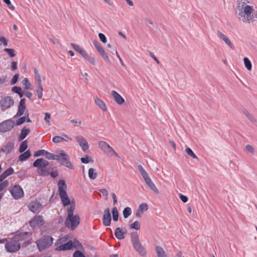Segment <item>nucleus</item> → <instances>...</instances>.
Masks as SVG:
<instances>
[{"label": "nucleus", "instance_id": "obj_42", "mask_svg": "<svg viewBox=\"0 0 257 257\" xmlns=\"http://www.w3.org/2000/svg\"><path fill=\"white\" fill-rule=\"evenodd\" d=\"M22 84L25 86L26 89H30L31 88V83L27 78H24L22 81Z\"/></svg>", "mask_w": 257, "mask_h": 257}, {"label": "nucleus", "instance_id": "obj_18", "mask_svg": "<svg viewBox=\"0 0 257 257\" xmlns=\"http://www.w3.org/2000/svg\"><path fill=\"white\" fill-rule=\"evenodd\" d=\"M49 165V162L43 158L37 159L34 162L33 164V166L34 167L38 168V169L41 168H46Z\"/></svg>", "mask_w": 257, "mask_h": 257}, {"label": "nucleus", "instance_id": "obj_15", "mask_svg": "<svg viewBox=\"0 0 257 257\" xmlns=\"http://www.w3.org/2000/svg\"><path fill=\"white\" fill-rule=\"evenodd\" d=\"M42 207V205L37 200L31 202L28 205L29 210L33 213H39Z\"/></svg>", "mask_w": 257, "mask_h": 257}, {"label": "nucleus", "instance_id": "obj_3", "mask_svg": "<svg viewBox=\"0 0 257 257\" xmlns=\"http://www.w3.org/2000/svg\"><path fill=\"white\" fill-rule=\"evenodd\" d=\"M75 209L74 205L67 207V216L65 220V225L66 227L70 228L71 230L75 229L80 223V217L77 214H74Z\"/></svg>", "mask_w": 257, "mask_h": 257}, {"label": "nucleus", "instance_id": "obj_52", "mask_svg": "<svg viewBox=\"0 0 257 257\" xmlns=\"http://www.w3.org/2000/svg\"><path fill=\"white\" fill-rule=\"evenodd\" d=\"M3 45L4 47L8 46V40L5 37L0 38V45Z\"/></svg>", "mask_w": 257, "mask_h": 257}, {"label": "nucleus", "instance_id": "obj_45", "mask_svg": "<svg viewBox=\"0 0 257 257\" xmlns=\"http://www.w3.org/2000/svg\"><path fill=\"white\" fill-rule=\"evenodd\" d=\"M130 227L132 229L139 230L140 228V224L138 221H136L130 225Z\"/></svg>", "mask_w": 257, "mask_h": 257}, {"label": "nucleus", "instance_id": "obj_8", "mask_svg": "<svg viewBox=\"0 0 257 257\" xmlns=\"http://www.w3.org/2000/svg\"><path fill=\"white\" fill-rule=\"evenodd\" d=\"M99 148L103 151L108 156H115L119 158L118 154L115 152L114 149L110 147L106 142L100 141L98 143Z\"/></svg>", "mask_w": 257, "mask_h": 257}, {"label": "nucleus", "instance_id": "obj_4", "mask_svg": "<svg viewBox=\"0 0 257 257\" xmlns=\"http://www.w3.org/2000/svg\"><path fill=\"white\" fill-rule=\"evenodd\" d=\"M14 234L15 239L22 246H26L31 243L32 233L28 231L18 230Z\"/></svg>", "mask_w": 257, "mask_h": 257}, {"label": "nucleus", "instance_id": "obj_35", "mask_svg": "<svg viewBox=\"0 0 257 257\" xmlns=\"http://www.w3.org/2000/svg\"><path fill=\"white\" fill-rule=\"evenodd\" d=\"M97 176V173L93 168H90L88 170V177L91 180H94Z\"/></svg>", "mask_w": 257, "mask_h": 257}, {"label": "nucleus", "instance_id": "obj_64", "mask_svg": "<svg viewBox=\"0 0 257 257\" xmlns=\"http://www.w3.org/2000/svg\"><path fill=\"white\" fill-rule=\"evenodd\" d=\"M138 169L141 175L147 172L141 165H138Z\"/></svg>", "mask_w": 257, "mask_h": 257}, {"label": "nucleus", "instance_id": "obj_22", "mask_svg": "<svg viewBox=\"0 0 257 257\" xmlns=\"http://www.w3.org/2000/svg\"><path fill=\"white\" fill-rule=\"evenodd\" d=\"M111 94L114 99V100L116 101V102L119 104H122L124 102V99L123 98V97L116 91L112 90L111 92Z\"/></svg>", "mask_w": 257, "mask_h": 257}, {"label": "nucleus", "instance_id": "obj_49", "mask_svg": "<svg viewBox=\"0 0 257 257\" xmlns=\"http://www.w3.org/2000/svg\"><path fill=\"white\" fill-rule=\"evenodd\" d=\"M186 153L189 156H191L193 158H194V159H197V157L196 156V155L193 153V152L192 151V150L190 148H187L186 149Z\"/></svg>", "mask_w": 257, "mask_h": 257}, {"label": "nucleus", "instance_id": "obj_28", "mask_svg": "<svg viewBox=\"0 0 257 257\" xmlns=\"http://www.w3.org/2000/svg\"><path fill=\"white\" fill-rule=\"evenodd\" d=\"M71 46L76 51L80 54L82 57L87 52L84 49L81 48L79 45L77 44L71 43Z\"/></svg>", "mask_w": 257, "mask_h": 257}, {"label": "nucleus", "instance_id": "obj_58", "mask_svg": "<svg viewBox=\"0 0 257 257\" xmlns=\"http://www.w3.org/2000/svg\"><path fill=\"white\" fill-rule=\"evenodd\" d=\"M73 257H85V255L82 252L80 251L79 250L75 251L73 254Z\"/></svg>", "mask_w": 257, "mask_h": 257}, {"label": "nucleus", "instance_id": "obj_59", "mask_svg": "<svg viewBox=\"0 0 257 257\" xmlns=\"http://www.w3.org/2000/svg\"><path fill=\"white\" fill-rule=\"evenodd\" d=\"M98 37L100 40V41L103 43H106L107 42V39L105 36L102 33H99Z\"/></svg>", "mask_w": 257, "mask_h": 257}, {"label": "nucleus", "instance_id": "obj_13", "mask_svg": "<svg viewBox=\"0 0 257 257\" xmlns=\"http://www.w3.org/2000/svg\"><path fill=\"white\" fill-rule=\"evenodd\" d=\"M26 109V100L25 98H22L20 100L19 104L18 105V111L16 115L14 116V118H18L23 114H25V112Z\"/></svg>", "mask_w": 257, "mask_h": 257}, {"label": "nucleus", "instance_id": "obj_39", "mask_svg": "<svg viewBox=\"0 0 257 257\" xmlns=\"http://www.w3.org/2000/svg\"><path fill=\"white\" fill-rule=\"evenodd\" d=\"M112 218L114 221H117L118 218V213L117 208L114 207L112 209Z\"/></svg>", "mask_w": 257, "mask_h": 257}, {"label": "nucleus", "instance_id": "obj_10", "mask_svg": "<svg viewBox=\"0 0 257 257\" xmlns=\"http://www.w3.org/2000/svg\"><path fill=\"white\" fill-rule=\"evenodd\" d=\"M14 104V100L11 96L2 97L0 99V107L2 111H5Z\"/></svg>", "mask_w": 257, "mask_h": 257}, {"label": "nucleus", "instance_id": "obj_20", "mask_svg": "<svg viewBox=\"0 0 257 257\" xmlns=\"http://www.w3.org/2000/svg\"><path fill=\"white\" fill-rule=\"evenodd\" d=\"M14 148V143L9 142L2 147L1 151L6 154H10Z\"/></svg>", "mask_w": 257, "mask_h": 257}, {"label": "nucleus", "instance_id": "obj_23", "mask_svg": "<svg viewBox=\"0 0 257 257\" xmlns=\"http://www.w3.org/2000/svg\"><path fill=\"white\" fill-rule=\"evenodd\" d=\"M14 172V170L12 167L8 168L0 175V182H2L7 177L13 174Z\"/></svg>", "mask_w": 257, "mask_h": 257}, {"label": "nucleus", "instance_id": "obj_38", "mask_svg": "<svg viewBox=\"0 0 257 257\" xmlns=\"http://www.w3.org/2000/svg\"><path fill=\"white\" fill-rule=\"evenodd\" d=\"M132 211L130 207H125L122 212V214L124 218H127L132 214Z\"/></svg>", "mask_w": 257, "mask_h": 257}, {"label": "nucleus", "instance_id": "obj_41", "mask_svg": "<svg viewBox=\"0 0 257 257\" xmlns=\"http://www.w3.org/2000/svg\"><path fill=\"white\" fill-rule=\"evenodd\" d=\"M243 61L246 69L248 70H250L251 69L252 65L250 60L247 58L245 57L243 58Z\"/></svg>", "mask_w": 257, "mask_h": 257}, {"label": "nucleus", "instance_id": "obj_9", "mask_svg": "<svg viewBox=\"0 0 257 257\" xmlns=\"http://www.w3.org/2000/svg\"><path fill=\"white\" fill-rule=\"evenodd\" d=\"M5 248L9 252H16L20 249L21 245L13 236L11 240L5 244Z\"/></svg>", "mask_w": 257, "mask_h": 257}, {"label": "nucleus", "instance_id": "obj_21", "mask_svg": "<svg viewBox=\"0 0 257 257\" xmlns=\"http://www.w3.org/2000/svg\"><path fill=\"white\" fill-rule=\"evenodd\" d=\"M217 36L221 39L231 49H234V45L230 41V40L224 34H223L220 31H217Z\"/></svg>", "mask_w": 257, "mask_h": 257}, {"label": "nucleus", "instance_id": "obj_17", "mask_svg": "<svg viewBox=\"0 0 257 257\" xmlns=\"http://www.w3.org/2000/svg\"><path fill=\"white\" fill-rule=\"evenodd\" d=\"M43 218L42 216H36L29 221V224L30 226L34 228L37 226L43 225Z\"/></svg>", "mask_w": 257, "mask_h": 257}, {"label": "nucleus", "instance_id": "obj_56", "mask_svg": "<svg viewBox=\"0 0 257 257\" xmlns=\"http://www.w3.org/2000/svg\"><path fill=\"white\" fill-rule=\"evenodd\" d=\"M19 74H16L14 75V76H13V77L11 81V85H14L17 82L18 78H19Z\"/></svg>", "mask_w": 257, "mask_h": 257}, {"label": "nucleus", "instance_id": "obj_26", "mask_svg": "<svg viewBox=\"0 0 257 257\" xmlns=\"http://www.w3.org/2000/svg\"><path fill=\"white\" fill-rule=\"evenodd\" d=\"M30 133V129L26 127H24L21 132V134L19 136V139L20 141L23 140Z\"/></svg>", "mask_w": 257, "mask_h": 257}, {"label": "nucleus", "instance_id": "obj_34", "mask_svg": "<svg viewBox=\"0 0 257 257\" xmlns=\"http://www.w3.org/2000/svg\"><path fill=\"white\" fill-rule=\"evenodd\" d=\"M45 156L46 157V158L47 159L50 160H56V161L58 159V155L53 154L51 153H50V152L47 151H46Z\"/></svg>", "mask_w": 257, "mask_h": 257}, {"label": "nucleus", "instance_id": "obj_32", "mask_svg": "<svg viewBox=\"0 0 257 257\" xmlns=\"http://www.w3.org/2000/svg\"><path fill=\"white\" fill-rule=\"evenodd\" d=\"M83 57L89 63H90L91 64H92L93 65H95L96 64V62L95 61V58L89 55L87 52H86L84 55L83 56Z\"/></svg>", "mask_w": 257, "mask_h": 257}, {"label": "nucleus", "instance_id": "obj_46", "mask_svg": "<svg viewBox=\"0 0 257 257\" xmlns=\"http://www.w3.org/2000/svg\"><path fill=\"white\" fill-rule=\"evenodd\" d=\"M65 140L64 138H63V137H62L61 136H58L54 137L52 139L53 142L54 143H56V144L60 143Z\"/></svg>", "mask_w": 257, "mask_h": 257}, {"label": "nucleus", "instance_id": "obj_27", "mask_svg": "<svg viewBox=\"0 0 257 257\" xmlns=\"http://www.w3.org/2000/svg\"><path fill=\"white\" fill-rule=\"evenodd\" d=\"M148 186L151 189L154 193L156 194H159V191L157 189V187L155 185V184L153 182L152 180H150L149 181L146 182Z\"/></svg>", "mask_w": 257, "mask_h": 257}, {"label": "nucleus", "instance_id": "obj_50", "mask_svg": "<svg viewBox=\"0 0 257 257\" xmlns=\"http://www.w3.org/2000/svg\"><path fill=\"white\" fill-rule=\"evenodd\" d=\"M4 51L8 53V54L10 55V57H13L16 56V54L15 53V51L14 49H10V48H5Z\"/></svg>", "mask_w": 257, "mask_h": 257}, {"label": "nucleus", "instance_id": "obj_40", "mask_svg": "<svg viewBox=\"0 0 257 257\" xmlns=\"http://www.w3.org/2000/svg\"><path fill=\"white\" fill-rule=\"evenodd\" d=\"M34 72L35 74V77L36 81L37 82V83H41V76L38 72V70L37 68H34Z\"/></svg>", "mask_w": 257, "mask_h": 257}, {"label": "nucleus", "instance_id": "obj_11", "mask_svg": "<svg viewBox=\"0 0 257 257\" xmlns=\"http://www.w3.org/2000/svg\"><path fill=\"white\" fill-rule=\"evenodd\" d=\"M9 191L13 197L16 200H18L24 197V191L21 186L18 184L10 187Z\"/></svg>", "mask_w": 257, "mask_h": 257}, {"label": "nucleus", "instance_id": "obj_61", "mask_svg": "<svg viewBox=\"0 0 257 257\" xmlns=\"http://www.w3.org/2000/svg\"><path fill=\"white\" fill-rule=\"evenodd\" d=\"M245 149L248 152L251 153L252 154H254V149L252 146L250 145H247L245 146Z\"/></svg>", "mask_w": 257, "mask_h": 257}, {"label": "nucleus", "instance_id": "obj_12", "mask_svg": "<svg viewBox=\"0 0 257 257\" xmlns=\"http://www.w3.org/2000/svg\"><path fill=\"white\" fill-rule=\"evenodd\" d=\"M15 125V121L9 119L0 123V132L5 133L10 131Z\"/></svg>", "mask_w": 257, "mask_h": 257}, {"label": "nucleus", "instance_id": "obj_62", "mask_svg": "<svg viewBox=\"0 0 257 257\" xmlns=\"http://www.w3.org/2000/svg\"><path fill=\"white\" fill-rule=\"evenodd\" d=\"M22 88L19 86H14L12 88V91L13 92L16 93L17 94H18V93L20 92V91H22Z\"/></svg>", "mask_w": 257, "mask_h": 257}, {"label": "nucleus", "instance_id": "obj_31", "mask_svg": "<svg viewBox=\"0 0 257 257\" xmlns=\"http://www.w3.org/2000/svg\"><path fill=\"white\" fill-rule=\"evenodd\" d=\"M124 232H123L119 227H117L115 230L114 234L118 239H123L124 238Z\"/></svg>", "mask_w": 257, "mask_h": 257}, {"label": "nucleus", "instance_id": "obj_6", "mask_svg": "<svg viewBox=\"0 0 257 257\" xmlns=\"http://www.w3.org/2000/svg\"><path fill=\"white\" fill-rule=\"evenodd\" d=\"M58 159L56 160L61 165L70 170L74 169V167L71 162L69 155L63 150H60L58 155Z\"/></svg>", "mask_w": 257, "mask_h": 257}, {"label": "nucleus", "instance_id": "obj_37", "mask_svg": "<svg viewBox=\"0 0 257 257\" xmlns=\"http://www.w3.org/2000/svg\"><path fill=\"white\" fill-rule=\"evenodd\" d=\"M28 148V142L26 140L23 141L19 147V152L21 153H23Z\"/></svg>", "mask_w": 257, "mask_h": 257}, {"label": "nucleus", "instance_id": "obj_63", "mask_svg": "<svg viewBox=\"0 0 257 257\" xmlns=\"http://www.w3.org/2000/svg\"><path fill=\"white\" fill-rule=\"evenodd\" d=\"M81 161L82 163L87 164L90 161L89 160L88 156L86 155L84 157H82L81 158Z\"/></svg>", "mask_w": 257, "mask_h": 257}, {"label": "nucleus", "instance_id": "obj_14", "mask_svg": "<svg viewBox=\"0 0 257 257\" xmlns=\"http://www.w3.org/2000/svg\"><path fill=\"white\" fill-rule=\"evenodd\" d=\"M75 139L82 151L86 152L89 149V145L86 140L82 136H77Z\"/></svg>", "mask_w": 257, "mask_h": 257}, {"label": "nucleus", "instance_id": "obj_47", "mask_svg": "<svg viewBox=\"0 0 257 257\" xmlns=\"http://www.w3.org/2000/svg\"><path fill=\"white\" fill-rule=\"evenodd\" d=\"M46 151L45 150H39L35 152L34 157H37L41 156H45Z\"/></svg>", "mask_w": 257, "mask_h": 257}, {"label": "nucleus", "instance_id": "obj_33", "mask_svg": "<svg viewBox=\"0 0 257 257\" xmlns=\"http://www.w3.org/2000/svg\"><path fill=\"white\" fill-rule=\"evenodd\" d=\"M43 88L41 83H38L36 88V92L38 98L41 99L43 96Z\"/></svg>", "mask_w": 257, "mask_h": 257}, {"label": "nucleus", "instance_id": "obj_1", "mask_svg": "<svg viewBox=\"0 0 257 257\" xmlns=\"http://www.w3.org/2000/svg\"><path fill=\"white\" fill-rule=\"evenodd\" d=\"M235 11L238 19L245 23L252 22L257 18L253 7L247 5L243 0L237 4Z\"/></svg>", "mask_w": 257, "mask_h": 257}, {"label": "nucleus", "instance_id": "obj_55", "mask_svg": "<svg viewBox=\"0 0 257 257\" xmlns=\"http://www.w3.org/2000/svg\"><path fill=\"white\" fill-rule=\"evenodd\" d=\"M73 243V247H74L75 248L81 249L83 247L82 244L77 240L76 241H74Z\"/></svg>", "mask_w": 257, "mask_h": 257}, {"label": "nucleus", "instance_id": "obj_54", "mask_svg": "<svg viewBox=\"0 0 257 257\" xmlns=\"http://www.w3.org/2000/svg\"><path fill=\"white\" fill-rule=\"evenodd\" d=\"M99 54L101 55V56L102 57V58L104 59V60L106 61H109V58L108 56V55H107V54L106 53V52H105V50L104 49L103 50H102V51H101Z\"/></svg>", "mask_w": 257, "mask_h": 257}, {"label": "nucleus", "instance_id": "obj_29", "mask_svg": "<svg viewBox=\"0 0 257 257\" xmlns=\"http://www.w3.org/2000/svg\"><path fill=\"white\" fill-rule=\"evenodd\" d=\"M28 115H29V112L28 110H27L25 112V116L21 117L16 120L15 125L19 126L24 123L26 121Z\"/></svg>", "mask_w": 257, "mask_h": 257}, {"label": "nucleus", "instance_id": "obj_24", "mask_svg": "<svg viewBox=\"0 0 257 257\" xmlns=\"http://www.w3.org/2000/svg\"><path fill=\"white\" fill-rule=\"evenodd\" d=\"M95 103L103 111H106L107 110V107L105 103L99 98H95L94 99Z\"/></svg>", "mask_w": 257, "mask_h": 257}, {"label": "nucleus", "instance_id": "obj_16", "mask_svg": "<svg viewBox=\"0 0 257 257\" xmlns=\"http://www.w3.org/2000/svg\"><path fill=\"white\" fill-rule=\"evenodd\" d=\"M111 220V214L109 208H106L103 212L102 218L103 224L105 226H108L110 225Z\"/></svg>", "mask_w": 257, "mask_h": 257}, {"label": "nucleus", "instance_id": "obj_5", "mask_svg": "<svg viewBox=\"0 0 257 257\" xmlns=\"http://www.w3.org/2000/svg\"><path fill=\"white\" fill-rule=\"evenodd\" d=\"M53 238L49 235H45L37 240L36 242L38 250L43 251L51 246L53 244Z\"/></svg>", "mask_w": 257, "mask_h": 257}, {"label": "nucleus", "instance_id": "obj_7", "mask_svg": "<svg viewBox=\"0 0 257 257\" xmlns=\"http://www.w3.org/2000/svg\"><path fill=\"white\" fill-rule=\"evenodd\" d=\"M131 241L136 251L141 255L145 256L146 254V250L141 243L137 232H134L131 233Z\"/></svg>", "mask_w": 257, "mask_h": 257}, {"label": "nucleus", "instance_id": "obj_48", "mask_svg": "<svg viewBox=\"0 0 257 257\" xmlns=\"http://www.w3.org/2000/svg\"><path fill=\"white\" fill-rule=\"evenodd\" d=\"M148 206L147 203H143L141 204L138 208V209H139L142 212H143L144 211H146L148 210Z\"/></svg>", "mask_w": 257, "mask_h": 257}, {"label": "nucleus", "instance_id": "obj_43", "mask_svg": "<svg viewBox=\"0 0 257 257\" xmlns=\"http://www.w3.org/2000/svg\"><path fill=\"white\" fill-rule=\"evenodd\" d=\"M92 42L94 46L97 49L99 53L104 50L103 47L101 46L100 44L97 40H94Z\"/></svg>", "mask_w": 257, "mask_h": 257}, {"label": "nucleus", "instance_id": "obj_30", "mask_svg": "<svg viewBox=\"0 0 257 257\" xmlns=\"http://www.w3.org/2000/svg\"><path fill=\"white\" fill-rule=\"evenodd\" d=\"M31 156V153L30 151L27 150L19 156V159L21 161H26L27 159H28Z\"/></svg>", "mask_w": 257, "mask_h": 257}, {"label": "nucleus", "instance_id": "obj_44", "mask_svg": "<svg viewBox=\"0 0 257 257\" xmlns=\"http://www.w3.org/2000/svg\"><path fill=\"white\" fill-rule=\"evenodd\" d=\"M0 183V194L1 192L4 190L7 187L9 186V183L8 180H5L4 181L1 182Z\"/></svg>", "mask_w": 257, "mask_h": 257}, {"label": "nucleus", "instance_id": "obj_51", "mask_svg": "<svg viewBox=\"0 0 257 257\" xmlns=\"http://www.w3.org/2000/svg\"><path fill=\"white\" fill-rule=\"evenodd\" d=\"M3 2L7 5L10 10L11 11L15 10V7L12 4L10 0H3Z\"/></svg>", "mask_w": 257, "mask_h": 257}, {"label": "nucleus", "instance_id": "obj_2", "mask_svg": "<svg viewBox=\"0 0 257 257\" xmlns=\"http://www.w3.org/2000/svg\"><path fill=\"white\" fill-rule=\"evenodd\" d=\"M66 188L67 186L65 181L63 180H60L58 182L59 195L63 206L64 207L68 206L67 207H70L74 205V209H75V202L74 199L71 201L68 197L66 190Z\"/></svg>", "mask_w": 257, "mask_h": 257}, {"label": "nucleus", "instance_id": "obj_60", "mask_svg": "<svg viewBox=\"0 0 257 257\" xmlns=\"http://www.w3.org/2000/svg\"><path fill=\"white\" fill-rule=\"evenodd\" d=\"M99 192L106 199H107L108 191L106 189H101L99 190Z\"/></svg>", "mask_w": 257, "mask_h": 257}, {"label": "nucleus", "instance_id": "obj_19", "mask_svg": "<svg viewBox=\"0 0 257 257\" xmlns=\"http://www.w3.org/2000/svg\"><path fill=\"white\" fill-rule=\"evenodd\" d=\"M73 246V242L71 240L68 241L66 243L59 244L56 250L58 251H64L70 250Z\"/></svg>", "mask_w": 257, "mask_h": 257}, {"label": "nucleus", "instance_id": "obj_53", "mask_svg": "<svg viewBox=\"0 0 257 257\" xmlns=\"http://www.w3.org/2000/svg\"><path fill=\"white\" fill-rule=\"evenodd\" d=\"M99 54L101 55V56L102 57V58L104 59V60L106 61H109V58L108 56V55H107V54L106 53V52H105V50L104 49L103 50H102V51H101Z\"/></svg>", "mask_w": 257, "mask_h": 257}, {"label": "nucleus", "instance_id": "obj_36", "mask_svg": "<svg viewBox=\"0 0 257 257\" xmlns=\"http://www.w3.org/2000/svg\"><path fill=\"white\" fill-rule=\"evenodd\" d=\"M37 172L41 176H47L49 174L48 170L46 168H38Z\"/></svg>", "mask_w": 257, "mask_h": 257}, {"label": "nucleus", "instance_id": "obj_57", "mask_svg": "<svg viewBox=\"0 0 257 257\" xmlns=\"http://www.w3.org/2000/svg\"><path fill=\"white\" fill-rule=\"evenodd\" d=\"M67 241V237L66 236L63 237L57 241L55 245H58L59 244L66 243Z\"/></svg>", "mask_w": 257, "mask_h": 257}, {"label": "nucleus", "instance_id": "obj_25", "mask_svg": "<svg viewBox=\"0 0 257 257\" xmlns=\"http://www.w3.org/2000/svg\"><path fill=\"white\" fill-rule=\"evenodd\" d=\"M155 251L158 257H167V255L164 249L160 246H157L155 248Z\"/></svg>", "mask_w": 257, "mask_h": 257}]
</instances>
